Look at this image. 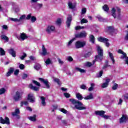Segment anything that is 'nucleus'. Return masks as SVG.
I'll list each match as a JSON object with an SVG mask.
<instances>
[{"mask_svg": "<svg viewBox=\"0 0 128 128\" xmlns=\"http://www.w3.org/2000/svg\"><path fill=\"white\" fill-rule=\"evenodd\" d=\"M124 40H128V32H127L124 38Z\"/></svg>", "mask_w": 128, "mask_h": 128, "instance_id": "774afa93", "label": "nucleus"}, {"mask_svg": "<svg viewBox=\"0 0 128 128\" xmlns=\"http://www.w3.org/2000/svg\"><path fill=\"white\" fill-rule=\"evenodd\" d=\"M28 88H29L32 90H34V92H38V90H40V87L34 86L32 84H29Z\"/></svg>", "mask_w": 128, "mask_h": 128, "instance_id": "2eb2a0df", "label": "nucleus"}, {"mask_svg": "<svg viewBox=\"0 0 128 128\" xmlns=\"http://www.w3.org/2000/svg\"><path fill=\"white\" fill-rule=\"evenodd\" d=\"M26 20H31L32 22H34L36 21V17L34 16H32V14H30L27 15V16L26 17Z\"/></svg>", "mask_w": 128, "mask_h": 128, "instance_id": "9b49d317", "label": "nucleus"}, {"mask_svg": "<svg viewBox=\"0 0 128 128\" xmlns=\"http://www.w3.org/2000/svg\"><path fill=\"white\" fill-rule=\"evenodd\" d=\"M97 18L99 20V22H104L106 20V19L98 15L96 16Z\"/></svg>", "mask_w": 128, "mask_h": 128, "instance_id": "58836bf2", "label": "nucleus"}, {"mask_svg": "<svg viewBox=\"0 0 128 128\" xmlns=\"http://www.w3.org/2000/svg\"><path fill=\"white\" fill-rule=\"evenodd\" d=\"M13 98L15 102H18V100L22 98V95H20V92L18 91L16 92Z\"/></svg>", "mask_w": 128, "mask_h": 128, "instance_id": "1a4fd4ad", "label": "nucleus"}, {"mask_svg": "<svg viewBox=\"0 0 128 128\" xmlns=\"http://www.w3.org/2000/svg\"><path fill=\"white\" fill-rule=\"evenodd\" d=\"M69 100L72 102V104H76L74 106V108H76V110H86V107L82 106H84V104L79 100L74 98H70ZM76 104L78 105H76Z\"/></svg>", "mask_w": 128, "mask_h": 128, "instance_id": "f257e3e1", "label": "nucleus"}, {"mask_svg": "<svg viewBox=\"0 0 128 128\" xmlns=\"http://www.w3.org/2000/svg\"><path fill=\"white\" fill-rule=\"evenodd\" d=\"M118 88V84L116 83H115L114 84V86H112V90H116V89Z\"/></svg>", "mask_w": 128, "mask_h": 128, "instance_id": "79ce46f5", "label": "nucleus"}, {"mask_svg": "<svg viewBox=\"0 0 128 128\" xmlns=\"http://www.w3.org/2000/svg\"><path fill=\"white\" fill-rule=\"evenodd\" d=\"M20 38L22 40H26V38H28V36L26 33H21L20 35Z\"/></svg>", "mask_w": 128, "mask_h": 128, "instance_id": "412c9836", "label": "nucleus"}, {"mask_svg": "<svg viewBox=\"0 0 128 128\" xmlns=\"http://www.w3.org/2000/svg\"><path fill=\"white\" fill-rule=\"evenodd\" d=\"M80 88L82 90H86V86L84 84L81 85Z\"/></svg>", "mask_w": 128, "mask_h": 128, "instance_id": "e2e57ef3", "label": "nucleus"}, {"mask_svg": "<svg viewBox=\"0 0 128 128\" xmlns=\"http://www.w3.org/2000/svg\"><path fill=\"white\" fill-rule=\"evenodd\" d=\"M116 8H112V16H113L114 18H116Z\"/></svg>", "mask_w": 128, "mask_h": 128, "instance_id": "7c9ffc66", "label": "nucleus"}, {"mask_svg": "<svg viewBox=\"0 0 128 128\" xmlns=\"http://www.w3.org/2000/svg\"><path fill=\"white\" fill-rule=\"evenodd\" d=\"M42 56H46V54H48V52L46 51V47H44V45L42 46Z\"/></svg>", "mask_w": 128, "mask_h": 128, "instance_id": "4be33fe9", "label": "nucleus"}, {"mask_svg": "<svg viewBox=\"0 0 128 128\" xmlns=\"http://www.w3.org/2000/svg\"><path fill=\"white\" fill-rule=\"evenodd\" d=\"M120 124H124L128 122V116L123 114L122 116L119 119Z\"/></svg>", "mask_w": 128, "mask_h": 128, "instance_id": "423d86ee", "label": "nucleus"}, {"mask_svg": "<svg viewBox=\"0 0 128 128\" xmlns=\"http://www.w3.org/2000/svg\"><path fill=\"white\" fill-rule=\"evenodd\" d=\"M20 72V70L16 69L14 72V76H18Z\"/></svg>", "mask_w": 128, "mask_h": 128, "instance_id": "052dcab7", "label": "nucleus"}, {"mask_svg": "<svg viewBox=\"0 0 128 128\" xmlns=\"http://www.w3.org/2000/svg\"><path fill=\"white\" fill-rule=\"evenodd\" d=\"M68 6L70 10H74V8H76V5L72 4V2H68Z\"/></svg>", "mask_w": 128, "mask_h": 128, "instance_id": "a878e982", "label": "nucleus"}, {"mask_svg": "<svg viewBox=\"0 0 128 128\" xmlns=\"http://www.w3.org/2000/svg\"><path fill=\"white\" fill-rule=\"evenodd\" d=\"M20 109L16 108L15 110V112H12V116H16V118H17V120H20Z\"/></svg>", "mask_w": 128, "mask_h": 128, "instance_id": "6e6552de", "label": "nucleus"}, {"mask_svg": "<svg viewBox=\"0 0 128 128\" xmlns=\"http://www.w3.org/2000/svg\"><path fill=\"white\" fill-rule=\"evenodd\" d=\"M67 60L68 62H72L74 60V58H72V56H68L67 58Z\"/></svg>", "mask_w": 128, "mask_h": 128, "instance_id": "6e6d98bb", "label": "nucleus"}, {"mask_svg": "<svg viewBox=\"0 0 128 128\" xmlns=\"http://www.w3.org/2000/svg\"><path fill=\"white\" fill-rule=\"evenodd\" d=\"M56 24L58 26H60L62 24V19L60 18H58L56 21Z\"/></svg>", "mask_w": 128, "mask_h": 128, "instance_id": "49530a36", "label": "nucleus"}, {"mask_svg": "<svg viewBox=\"0 0 128 128\" xmlns=\"http://www.w3.org/2000/svg\"><path fill=\"white\" fill-rule=\"evenodd\" d=\"M86 13V8H82V10L81 14H84Z\"/></svg>", "mask_w": 128, "mask_h": 128, "instance_id": "864d4df0", "label": "nucleus"}, {"mask_svg": "<svg viewBox=\"0 0 128 128\" xmlns=\"http://www.w3.org/2000/svg\"><path fill=\"white\" fill-rule=\"evenodd\" d=\"M74 36L75 37L74 38H75V40L76 38H81L80 33L75 34Z\"/></svg>", "mask_w": 128, "mask_h": 128, "instance_id": "3c124183", "label": "nucleus"}, {"mask_svg": "<svg viewBox=\"0 0 128 128\" xmlns=\"http://www.w3.org/2000/svg\"><path fill=\"white\" fill-rule=\"evenodd\" d=\"M10 20H12V22H18L17 26H20L24 24V21L19 20L18 18H10Z\"/></svg>", "mask_w": 128, "mask_h": 128, "instance_id": "f8f14e48", "label": "nucleus"}, {"mask_svg": "<svg viewBox=\"0 0 128 128\" xmlns=\"http://www.w3.org/2000/svg\"><path fill=\"white\" fill-rule=\"evenodd\" d=\"M106 114V112L104 110H97L95 112V114L96 116H103L104 115Z\"/></svg>", "mask_w": 128, "mask_h": 128, "instance_id": "6ab92c4d", "label": "nucleus"}, {"mask_svg": "<svg viewBox=\"0 0 128 128\" xmlns=\"http://www.w3.org/2000/svg\"><path fill=\"white\" fill-rule=\"evenodd\" d=\"M45 64H46V66H48V64H52V60H50V58H48L47 60H46Z\"/></svg>", "mask_w": 128, "mask_h": 128, "instance_id": "c03bdc74", "label": "nucleus"}, {"mask_svg": "<svg viewBox=\"0 0 128 128\" xmlns=\"http://www.w3.org/2000/svg\"><path fill=\"white\" fill-rule=\"evenodd\" d=\"M26 18V15L24 14L20 16V18L18 19L19 20H22Z\"/></svg>", "mask_w": 128, "mask_h": 128, "instance_id": "bf43d9fd", "label": "nucleus"}, {"mask_svg": "<svg viewBox=\"0 0 128 128\" xmlns=\"http://www.w3.org/2000/svg\"><path fill=\"white\" fill-rule=\"evenodd\" d=\"M8 53L10 54L12 56L13 58H16V52L14 50V48H10L8 50Z\"/></svg>", "mask_w": 128, "mask_h": 128, "instance_id": "f3484780", "label": "nucleus"}, {"mask_svg": "<svg viewBox=\"0 0 128 128\" xmlns=\"http://www.w3.org/2000/svg\"><path fill=\"white\" fill-rule=\"evenodd\" d=\"M92 66V62H88L86 63V66H88V68H90V66Z\"/></svg>", "mask_w": 128, "mask_h": 128, "instance_id": "13d9d810", "label": "nucleus"}, {"mask_svg": "<svg viewBox=\"0 0 128 128\" xmlns=\"http://www.w3.org/2000/svg\"><path fill=\"white\" fill-rule=\"evenodd\" d=\"M98 55H96V60L98 58L100 61H102L104 59V50L98 46L97 48Z\"/></svg>", "mask_w": 128, "mask_h": 128, "instance_id": "f03ea898", "label": "nucleus"}, {"mask_svg": "<svg viewBox=\"0 0 128 128\" xmlns=\"http://www.w3.org/2000/svg\"><path fill=\"white\" fill-rule=\"evenodd\" d=\"M0 38L2 40H6V42H8V40H10L8 37L4 34L1 35Z\"/></svg>", "mask_w": 128, "mask_h": 128, "instance_id": "393cba45", "label": "nucleus"}, {"mask_svg": "<svg viewBox=\"0 0 128 128\" xmlns=\"http://www.w3.org/2000/svg\"><path fill=\"white\" fill-rule=\"evenodd\" d=\"M102 9L104 12H108L110 10V8L108 7V4H104V6H102Z\"/></svg>", "mask_w": 128, "mask_h": 128, "instance_id": "c85d7f7f", "label": "nucleus"}, {"mask_svg": "<svg viewBox=\"0 0 128 128\" xmlns=\"http://www.w3.org/2000/svg\"><path fill=\"white\" fill-rule=\"evenodd\" d=\"M0 56H6V51L2 48H0Z\"/></svg>", "mask_w": 128, "mask_h": 128, "instance_id": "c9c22d12", "label": "nucleus"}, {"mask_svg": "<svg viewBox=\"0 0 128 128\" xmlns=\"http://www.w3.org/2000/svg\"><path fill=\"white\" fill-rule=\"evenodd\" d=\"M90 41L92 42V44H94V36L92 34H90L89 36Z\"/></svg>", "mask_w": 128, "mask_h": 128, "instance_id": "bb28decb", "label": "nucleus"}, {"mask_svg": "<svg viewBox=\"0 0 128 128\" xmlns=\"http://www.w3.org/2000/svg\"><path fill=\"white\" fill-rule=\"evenodd\" d=\"M98 40V42H104V44L106 42H108V39L102 36L99 37Z\"/></svg>", "mask_w": 128, "mask_h": 128, "instance_id": "aec40b11", "label": "nucleus"}, {"mask_svg": "<svg viewBox=\"0 0 128 128\" xmlns=\"http://www.w3.org/2000/svg\"><path fill=\"white\" fill-rule=\"evenodd\" d=\"M30 120L31 122H36V115L34 114L33 116H30L28 118Z\"/></svg>", "mask_w": 128, "mask_h": 128, "instance_id": "b1692460", "label": "nucleus"}, {"mask_svg": "<svg viewBox=\"0 0 128 128\" xmlns=\"http://www.w3.org/2000/svg\"><path fill=\"white\" fill-rule=\"evenodd\" d=\"M74 40H76V38H73L70 40L68 42V46H70V44H72V42H74Z\"/></svg>", "mask_w": 128, "mask_h": 128, "instance_id": "4d7b16f0", "label": "nucleus"}, {"mask_svg": "<svg viewBox=\"0 0 128 128\" xmlns=\"http://www.w3.org/2000/svg\"><path fill=\"white\" fill-rule=\"evenodd\" d=\"M40 98L42 100V106H46V98L44 97V96H42Z\"/></svg>", "mask_w": 128, "mask_h": 128, "instance_id": "2f4dec72", "label": "nucleus"}, {"mask_svg": "<svg viewBox=\"0 0 128 128\" xmlns=\"http://www.w3.org/2000/svg\"><path fill=\"white\" fill-rule=\"evenodd\" d=\"M24 104L25 106H28V101H22L20 102V106L22 107L24 106Z\"/></svg>", "mask_w": 128, "mask_h": 128, "instance_id": "a19ab883", "label": "nucleus"}, {"mask_svg": "<svg viewBox=\"0 0 128 128\" xmlns=\"http://www.w3.org/2000/svg\"><path fill=\"white\" fill-rule=\"evenodd\" d=\"M72 16H70L69 17L67 18V20L66 21V24L67 28H70V24H72Z\"/></svg>", "mask_w": 128, "mask_h": 128, "instance_id": "4468645a", "label": "nucleus"}, {"mask_svg": "<svg viewBox=\"0 0 128 128\" xmlns=\"http://www.w3.org/2000/svg\"><path fill=\"white\" fill-rule=\"evenodd\" d=\"M75 69L76 70H77V72H82V73L86 72V70L84 69H82L78 67H76Z\"/></svg>", "mask_w": 128, "mask_h": 128, "instance_id": "f704fd0d", "label": "nucleus"}, {"mask_svg": "<svg viewBox=\"0 0 128 128\" xmlns=\"http://www.w3.org/2000/svg\"><path fill=\"white\" fill-rule=\"evenodd\" d=\"M25 58H26V54L24 52L23 53V55L20 58L22 60H24Z\"/></svg>", "mask_w": 128, "mask_h": 128, "instance_id": "603ef678", "label": "nucleus"}, {"mask_svg": "<svg viewBox=\"0 0 128 128\" xmlns=\"http://www.w3.org/2000/svg\"><path fill=\"white\" fill-rule=\"evenodd\" d=\"M117 12L118 14L117 16L118 20H122V18L120 17V8H117Z\"/></svg>", "mask_w": 128, "mask_h": 128, "instance_id": "473e14b6", "label": "nucleus"}, {"mask_svg": "<svg viewBox=\"0 0 128 128\" xmlns=\"http://www.w3.org/2000/svg\"><path fill=\"white\" fill-rule=\"evenodd\" d=\"M80 22L81 24H88V21L86 19L84 18L80 20Z\"/></svg>", "mask_w": 128, "mask_h": 128, "instance_id": "37998d69", "label": "nucleus"}, {"mask_svg": "<svg viewBox=\"0 0 128 128\" xmlns=\"http://www.w3.org/2000/svg\"><path fill=\"white\" fill-rule=\"evenodd\" d=\"M96 62H102V61L100 60V59H99L98 58L96 59V56H95V59H94V60L93 62H93L92 66H94V64H96Z\"/></svg>", "mask_w": 128, "mask_h": 128, "instance_id": "5fc2aeb1", "label": "nucleus"}, {"mask_svg": "<svg viewBox=\"0 0 128 128\" xmlns=\"http://www.w3.org/2000/svg\"><path fill=\"white\" fill-rule=\"evenodd\" d=\"M102 74H104V71H102V70H100V72H99V74L98 76V78H100L102 77Z\"/></svg>", "mask_w": 128, "mask_h": 128, "instance_id": "69168bd1", "label": "nucleus"}, {"mask_svg": "<svg viewBox=\"0 0 128 128\" xmlns=\"http://www.w3.org/2000/svg\"><path fill=\"white\" fill-rule=\"evenodd\" d=\"M80 36L81 38H86V32L84 31V32H80Z\"/></svg>", "mask_w": 128, "mask_h": 128, "instance_id": "e433bc0d", "label": "nucleus"}, {"mask_svg": "<svg viewBox=\"0 0 128 128\" xmlns=\"http://www.w3.org/2000/svg\"><path fill=\"white\" fill-rule=\"evenodd\" d=\"M54 81L55 82H56L60 86V79L56 78L54 79Z\"/></svg>", "mask_w": 128, "mask_h": 128, "instance_id": "8fccbe9b", "label": "nucleus"}, {"mask_svg": "<svg viewBox=\"0 0 128 128\" xmlns=\"http://www.w3.org/2000/svg\"><path fill=\"white\" fill-rule=\"evenodd\" d=\"M56 30V27L54 26H48L46 29V32L48 34H50L52 32H54Z\"/></svg>", "mask_w": 128, "mask_h": 128, "instance_id": "ddd939ff", "label": "nucleus"}, {"mask_svg": "<svg viewBox=\"0 0 128 128\" xmlns=\"http://www.w3.org/2000/svg\"><path fill=\"white\" fill-rule=\"evenodd\" d=\"M27 100L32 104H34V102H36V100H36V98H34V94H28Z\"/></svg>", "mask_w": 128, "mask_h": 128, "instance_id": "9d476101", "label": "nucleus"}, {"mask_svg": "<svg viewBox=\"0 0 128 128\" xmlns=\"http://www.w3.org/2000/svg\"><path fill=\"white\" fill-rule=\"evenodd\" d=\"M90 56H92V52H89L88 53L84 54L83 57H84V58H90Z\"/></svg>", "mask_w": 128, "mask_h": 128, "instance_id": "72a5a7b5", "label": "nucleus"}, {"mask_svg": "<svg viewBox=\"0 0 128 128\" xmlns=\"http://www.w3.org/2000/svg\"><path fill=\"white\" fill-rule=\"evenodd\" d=\"M40 64H36L34 66V70H40Z\"/></svg>", "mask_w": 128, "mask_h": 128, "instance_id": "ea45409f", "label": "nucleus"}, {"mask_svg": "<svg viewBox=\"0 0 128 128\" xmlns=\"http://www.w3.org/2000/svg\"><path fill=\"white\" fill-rule=\"evenodd\" d=\"M86 44V42L78 40L75 42V47L76 48H84Z\"/></svg>", "mask_w": 128, "mask_h": 128, "instance_id": "7ed1b4c3", "label": "nucleus"}, {"mask_svg": "<svg viewBox=\"0 0 128 128\" xmlns=\"http://www.w3.org/2000/svg\"><path fill=\"white\" fill-rule=\"evenodd\" d=\"M64 96H65V98H70V94L68 92L64 93Z\"/></svg>", "mask_w": 128, "mask_h": 128, "instance_id": "09e8293b", "label": "nucleus"}, {"mask_svg": "<svg viewBox=\"0 0 128 128\" xmlns=\"http://www.w3.org/2000/svg\"><path fill=\"white\" fill-rule=\"evenodd\" d=\"M76 98L78 100H82L84 98V97L80 93H77L76 94Z\"/></svg>", "mask_w": 128, "mask_h": 128, "instance_id": "c756f323", "label": "nucleus"}, {"mask_svg": "<svg viewBox=\"0 0 128 128\" xmlns=\"http://www.w3.org/2000/svg\"><path fill=\"white\" fill-rule=\"evenodd\" d=\"M6 92V89L4 88L0 89V94H2Z\"/></svg>", "mask_w": 128, "mask_h": 128, "instance_id": "de8ad7c7", "label": "nucleus"}, {"mask_svg": "<svg viewBox=\"0 0 128 128\" xmlns=\"http://www.w3.org/2000/svg\"><path fill=\"white\" fill-rule=\"evenodd\" d=\"M109 56L111 60H112V64H116V60H114V55L110 52H109Z\"/></svg>", "mask_w": 128, "mask_h": 128, "instance_id": "5701e85b", "label": "nucleus"}, {"mask_svg": "<svg viewBox=\"0 0 128 128\" xmlns=\"http://www.w3.org/2000/svg\"><path fill=\"white\" fill-rule=\"evenodd\" d=\"M19 68H20V70H24V64H20L19 65Z\"/></svg>", "mask_w": 128, "mask_h": 128, "instance_id": "680f3d73", "label": "nucleus"}, {"mask_svg": "<svg viewBox=\"0 0 128 128\" xmlns=\"http://www.w3.org/2000/svg\"><path fill=\"white\" fill-rule=\"evenodd\" d=\"M60 112H63V114H66V112H68V111L64 108H61Z\"/></svg>", "mask_w": 128, "mask_h": 128, "instance_id": "338daca9", "label": "nucleus"}, {"mask_svg": "<svg viewBox=\"0 0 128 128\" xmlns=\"http://www.w3.org/2000/svg\"><path fill=\"white\" fill-rule=\"evenodd\" d=\"M90 87L88 88V90L89 92H92V90H94V83H92L90 84Z\"/></svg>", "mask_w": 128, "mask_h": 128, "instance_id": "a18cd8bd", "label": "nucleus"}, {"mask_svg": "<svg viewBox=\"0 0 128 128\" xmlns=\"http://www.w3.org/2000/svg\"><path fill=\"white\" fill-rule=\"evenodd\" d=\"M32 82L35 84V86H40V83L38 82V81L36 80H32Z\"/></svg>", "mask_w": 128, "mask_h": 128, "instance_id": "4c0bfd02", "label": "nucleus"}, {"mask_svg": "<svg viewBox=\"0 0 128 128\" xmlns=\"http://www.w3.org/2000/svg\"><path fill=\"white\" fill-rule=\"evenodd\" d=\"M123 96L124 100H128V94H125L124 96Z\"/></svg>", "mask_w": 128, "mask_h": 128, "instance_id": "0e129e2a", "label": "nucleus"}, {"mask_svg": "<svg viewBox=\"0 0 128 128\" xmlns=\"http://www.w3.org/2000/svg\"><path fill=\"white\" fill-rule=\"evenodd\" d=\"M38 80H40L41 82H43L44 86H46V88H50V83L48 82V80H44V78H38Z\"/></svg>", "mask_w": 128, "mask_h": 128, "instance_id": "39448f33", "label": "nucleus"}, {"mask_svg": "<svg viewBox=\"0 0 128 128\" xmlns=\"http://www.w3.org/2000/svg\"><path fill=\"white\" fill-rule=\"evenodd\" d=\"M110 78H107L106 80V82L103 83L102 84V88H108V84H110Z\"/></svg>", "mask_w": 128, "mask_h": 128, "instance_id": "dca6fc26", "label": "nucleus"}, {"mask_svg": "<svg viewBox=\"0 0 128 128\" xmlns=\"http://www.w3.org/2000/svg\"><path fill=\"white\" fill-rule=\"evenodd\" d=\"M118 53L120 54H122V56H120L121 60H124L126 58L125 60L126 63V64L128 65V57L126 56V54L124 52V51H122L120 49H119L118 50Z\"/></svg>", "mask_w": 128, "mask_h": 128, "instance_id": "20e7f679", "label": "nucleus"}, {"mask_svg": "<svg viewBox=\"0 0 128 128\" xmlns=\"http://www.w3.org/2000/svg\"><path fill=\"white\" fill-rule=\"evenodd\" d=\"M84 100H94V96L92 93H90L88 96H87L84 98Z\"/></svg>", "mask_w": 128, "mask_h": 128, "instance_id": "cd10ccee", "label": "nucleus"}, {"mask_svg": "<svg viewBox=\"0 0 128 128\" xmlns=\"http://www.w3.org/2000/svg\"><path fill=\"white\" fill-rule=\"evenodd\" d=\"M108 28L107 32L110 34H112L114 32V27L113 26H109Z\"/></svg>", "mask_w": 128, "mask_h": 128, "instance_id": "a211bd4d", "label": "nucleus"}, {"mask_svg": "<svg viewBox=\"0 0 128 128\" xmlns=\"http://www.w3.org/2000/svg\"><path fill=\"white\" fill-rule=\"evenodd\" d=\"M0 124H10V118L8 117H5V119L4 120L2 117H0Z\"/></svg>", "mask_w": 128, "mask_h": 128, "instance_id": "0eeeda50", "label": "nucleus"}]
</instances>
